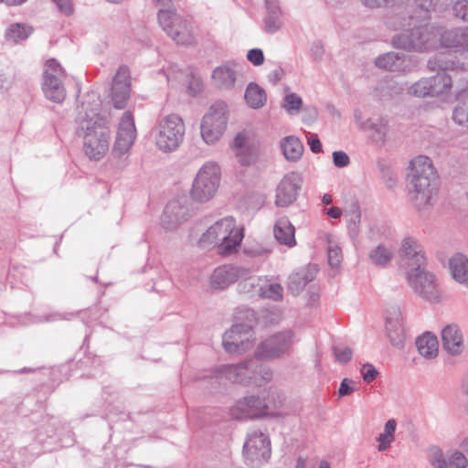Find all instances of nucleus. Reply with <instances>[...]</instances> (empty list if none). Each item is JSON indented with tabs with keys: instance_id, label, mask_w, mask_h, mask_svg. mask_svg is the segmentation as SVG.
<instances>
[{
	"instance_id": "nucleus-1",
	"label": "nucleus",
	"mask_w": 468,
	"mask_h": 468,
	"mask_svg": "<svg viewBox=\"0 0 468 468\" xmlns=\"http://www.w3.org/2000/svg\"><path fill=\"white\" fill-rule=\"evenodd\" d=\"M101 101L95 91L84 94L77 107V133L83 137L85 154L99 161L109 151L111 122L101 114Z\"/></svg>"
},
{
	"instance_id": "nucleus-2",
	"label": "nucleus",
	"mask_w": 468,
	"mask_h": 468,
	"mask_svg": "<svg viewBox=\"0 0 468 468\" xmlns=\"http://www.w3.org/2000/svg\"><path fill=\"white\" fill-rule=\"evenodd\" d=\"M439 185L437 172L429 157L420 155L410 162L407 190L409 200L418 212L426 213L433 207Z\"/></svg>"
},
{
	"instance_id": "nucleus-3",
	"label": "nucleus",
	"mask_w": 468,
	"mask_h": 468,
	"mask_svg": "<svg viewBox=\"0 0 468 468\" xmlns=\"http://www.w3.org/2000/svg\"><path fill=\"white\" fill-rule=\"evenodd\" d=\"M398 28L405 32L393 37V45L409 51L424 52L436 48L439 44V28L421 22L417 16L403 18Z\"/></svg>"
},
{
	"instance_id": "nucleus-4",
	"label": "nucleus",
	"mask_w": 468,
	"mask_h": 468,
	"mask_svg": "<svg viewBox=\"0 0 468 468\" xmlns=\"http://www.w3.org/2000/svg\"><path fill=\"white\" fill-rule=\"evenodd\" d=\"M202 249L215 250L223 257L234 253V218L225 217L211 225L198 239Z\"/></svg>"
},
{
	"instance_id": "nucleus-5",
	"label": "nucleus",
	"mask_w": 468,
	"mask_h": 468,
	"mask_svg": "<svg viewBox=\"0 0 468 468\" xmlns=\"http://www.w3.org/2000/svg\"><path fill=\"white\" fill-rule=\"evenodd\" d=\"M186 124L176 113L161 118L154 130L155 146L163 153L169 154L179 149L184 142Z\"/></svg>"
},
{
	"instance_id": "nucleus-6",
	"label": "nucleus",
	"mask_w": 468,
	"mask_h": 468,
	"mask_svg": "<svg viewBox=\"0 0 468 468\" xmlns=\"http://www.w3.org/2000/svg\"><path fill=\"white\" fill-rule=\"evenodd\" d=\"M221 179V169L215 162H206L197 171L190 191L191 197L197 202L209 201L216 195Z\"/></svg>"
},
{
	"instance_id": "nucleus-7",
	"label": "nucleus",
	"mask_w": 468,
	"mask_h": 468,
	"mask_svg": "<svg viewBox=\"0 0 468 468\" xmlns=\"http://www.w3.org/2000/svg\"><path fill=\"white\" fill-rule=\"evenodd\" d=\"M228 113L227 104L219 101L202 117L200 134L206 144L214 145L222 138L228 127Z\"/></svg>"
},
{
	"instance_id": "nucleus-8",
	"label": "nucleus",
	"mask_w": 468,
	"mask_h": 468,
	"mask_svg": "<svg viewBox=\"0 0 468 468\" xmlns=\"http://www.w3.org/2000/svg\"><path fill=\"white\" fill-rule=\"evenodd\" d=\"M427 68L432 71L442 70L429 78L431 97H440L452 101V80L445 70L458 69V65L453 60L447 59L445 55L437 54L428 60Z\"/></svg>"
},
{
	"instance_id": "nucleus-9",
	"label": "nucleus",
	"mask_w": 468,
	"mask_h": 468,
	"mask_svg": "<svg viewBox=\"0 0 468 468\" xmlns=\"http://www.w3.org/2000/svg\"><path fill=\"white\" fill-rule=\"evenodd\" d=\"M242 454L246 464L251 467L257 468L267 463L271 455V443L269 434L261 430L249 432Z\"/></svg>"
},
{
	"instance_id": "nucleus-10",
	"label": "nucleus",
	"mask_w": 468,
	"mask_h": 468,
	"mask_svg": "<svg viewBox=\"0 0 468 468\" xmlns=\"http://www.w3.org/2000/svg\"><path fill=\"white\" fill-rule=\"evenodd\" d=\"M158 24L165 34L180 45H191L195 37L187 21L177 14L176 9L171 12L161 11L157 14Z\"/></svg>"
},
{
	"instance_id": "nucleus-11",
	"label": "nucleus",
	"mask_w": 468,
	"mask_h": 468,
	"mask_svg": "<svg viewBox=\"0 0 468 468\" xmlns=\"http://www.w3.org/2000/svg\"><path fill=\"white\" fill-rule=\"evenodd\" d=\"M293 343L292 331H282L263 339L255 350V357L261 361H272L288 353Z\"/></svg>"
},
{
	"instance_id": "nucleus-12",
	"label": "nucleus",
	"mask_w": 468,
	"mask_h": 468,
	"mask_svg": "<svg viewBox=\"0 0 468 468\" xmlns=\"http://www.w3.org/2000/svg\"><path fill=\"white\" fill-rule=\"evenodd\" d=\"M251 357L236 363V384L261 387L272 378V370Z\"/></svg>"
},
{
	"instance_id": "nucleus-13",
	"label": "nucleus",
	"mask_w": 468,
	"mask_h": 468,
	"mask_svg": "<svg viewBox=\"0 0 468 468\" xmlns=\"http://www.w3.org/2000/svg\"><path fill=\"white\" fill-rule=\"evenodd\" d=\"M399 265L407 274L409 271H416L425 268L427 262L426 252L420 242L414 237H404L399 249Z\"/></svg>"
},
{
	"instance_id": "nucleus-14",
	"label": "nucleus",
	"mask_w": 468,
	"mask_h": 468,
	"mask_svg": "<svg viewBox=\"0 0 468 468\" xmlns=\"http://www.w3.org/2000/svg\"><path fill=\"white\" fill-rule=\"evenodd\" d=\"M65 73L55 59H48L43 72L42 90L47 99L60 103L66 98V89L63 84Z\"/></svg>"
},
{
	"instance_id": "nucleus-15",
	"label": "nucleus",
	"mask_w": 468,
	"mask_h": 468,
	"mask_svg": "<svg viewBox=\"0 0 468 468\" xmlns=\"http://www.w3.org/2000/svg\"><path fill=\"white\" fill-rule=\"evenodd\" d=\"M424 269L409 271L406 274L408 283L414 292L420 297L430 302H438L440 300V289L436 277Z\"/></svg>"
},
{
	"instance_id": "nucleus-16",
	"label": "nucleus",
	"mask_w": 468,
	"mask_h": 468,
	"mask_svg": "<svg viewBox=\"0 0 468 468\" xmlns=\"http://www.w3.org/2000/svg\"><path fill=\"white\" fill-rule=\"evenodd\" d=\"M135 138L136 128L133 116L130 112H125L118 124L112 154L117 157L126 154L133 146Z\"/></svg>"
},
{
	"instance_id": "nucleus-17",
	"label": "nucleus",
	"mask_w": 468,
	"mask_h": 468,
	"mask_svg": "<svg viewBox=\"0 0 468 468\" xmlns=\"http://www.w3.org/2000/svg\"><path fill=\"white\" fill-rule=\"evenodd\" d=\"M385 330L390 344L398 349H402L406 341V331L399 307L391 306L386 311Z\"/></svg>"
},
{
	"instance_id": "nucleus-18",
	"label": "nucleus",
	"mask_w": 468,
	"mask_h": 468,
	"mask_svg": "<svg viewBox=\"0 0 468 468\" xmlns=\"http://www.w3.org/2000/svg\"><path fill=\"white\" fill-rule=\"evenodd\" d=\"M302 182L301 174L297 172L286 174L276 188V206L284 207L292 204L296 200Z\"/></svg>"
},
{
	"instance_id": "nucleus-19",
	"label": "nucleus",
	"mask_w": 468,
	"mask_h": 468,
	"mask_svg": "<svg viewBox=\"0 0 468 468\" xmlns=\"http://www.w3.org/2000/svg\"><path fill=\"white\" fill-rule=\"evenodd\" d=\"M130 96V72L127 67L121 66L112 80V101L116 109H123Z\"/></svg>"
},
{
	"instance_id": "nucleus-20",
	"label": "nucleus",
	"mask_w": 468,
	"mask_h": 468,
	"mask_svg": "<svg viewBox=\"0 0 468 468\" xmlns=\"http://www.w3.org/2000/svg\"><path fill=\"white\" fill-rule=\"evenodd\" d=\"M260 149L258 144L245 135H236V161L244 167L254 165L259 157Z\"/></svg>"
},
{
	"instance_id": "nucleus-21",
	"label": "nucleus",
	"mask_w": 468,
	"mask_h": 468,
	"mask_svg": "<svg viewBox=\"0 0 468 468\" xmlns=\"http://www.w3.org/2000/svg\"><path fill=\"white\" fill-rule=\"evenodd\" d=\"M266 401L257 396H247L236 402V419H255L266 413Z\"/></svg>"
},
{
	"instance_id": "nucleus-22",
	"label": "nucleus",
	"mask_w": 468,
	"mask_h": 468,
	"mask_svg": "<svg viewBox=\"0 0 468 468\" xmlns=\"http://www.w3.org/2000/svg\"><path fill=\"white\" fill-rule=\"evenodd\" d=\"M190 217L189 210L183 206L179 200L170 201L163 213L161 218L162 227L166 230L176 229Z\"/></svg>"
},
{
	"instance_id": "nucleus-23",
	"label": "nucleus",
	"mask_w": 468,
	"mask_h": 468,
	"mask_svg": "<svg viewBox=\"0 0 468 468\" xmlns=\"http://www.w3.org/2000/svg\"><path fill=\"white\" fill-rule=\"evenodd\" d=\"M441 340L445 351L452 356L461 354L464 348L463 334L455 324H449L442 329Z\"/></svg>"
},
{
	"instance_id": "nucleus-24",
	"label": "nucleus",
	"mask_w": 468,
	"mask_h": 468,
	"mask_svg": "<svg viewBox=\"0 0 468 468\" xmlns=\"http://www.w3.org/2000/svg\"><path fill=\"white\" fill-rule=\"evenodd\" d=\"M316 273L317 269L315 266L309 265L299 269L289 276L288 291L293 295H298L315 278Z\"/></svg>"
},
{
	"instance_id": "nucleus-25",
	"label": "nucleus",
	"mask_w": 468,
	"mask_h": 468,
	"mask_svg": "<svg viewBox=\"0 0 468 468\" xmlns=\"http://www.w3.org/2000/svg\"><path fill=\"white\" fill-rule=\"evenodd\" d=\"M410 62V60L406 55H400L398 52H388L379 55L375 60L378 68L389 71H404Z\"/></svg>"
},
{
	"instance_id": "nucleus-26",
	"label": "nucleus",
	"mask_w": 468,
	"mask_h": 468,
	"mask_svg": "<svg viewBox=\"0 0 468 468\" xmlns=\"http://www.w3.org/2000/svg\"><path fill=\"white\" fill-rule=\"evenodd\" d=\"M449 270L455 282L468 287V258L465 255H452L449 260Z\"/></svg>"
},
{
	"instance_id": "nucleus-27",
	"label": "nucleus",
	"mask_w": 468,
	"mask_h": 468,
	"mask_svg": "<svg viewBox=\"0 0 468 468\" xmlns=\"http://www.w3.org/2000/svg\"><path fill=\"white\" fill-rule=\"evenodd\" d=\"M452 0H415V9L410 16H417L421 22L430 20L431 11L444 10Z\"/></svg>"
},
{
	"instance_id": "nucleus-28",
	"label": "nucleus",
	"mask_w": 468,
	"mask_h": 468,
	"mask_svg": "<svg viewBox=\"0 0 468 468\" xmlns=\"http://www.w3.org/2000/svg\"><path fill=\"white\" fill-rule=\"evenodd\" d=\"M439 42L441 47L452 49L454 52L461 53L464 36V27L445 30L442 33L439 31Z\"/></svg>"
},
{
	"instance_id": "nucleus-29",
	"label": "nucleus",
	"mask_w": 468,
	"mask_h": 468,
	"mask_svg": "<svg viewBox=\"0 0 468 468\" xmlns=\"http://www.w3.org/2000/svg\"><path fill=\"white\" fill-rule=\"evenodd\" d=\"M280 147L285 159L290 162L300 160L304 149L300 139L294 135L282 138L280 142Z\"/></svg>"
},
{
	"instance_id": "nucleus-30",
	"label": "nucleus",
	"mask_w": 468,
	"mask_h": 468,
	"mask_svg": "<svg viewBox=\"0 0 468 468\" xmlns=\"http://www.w3.org/2000/svg\"><path fill=\"white\" fill-rule=\"evenodd\" d=\"M274 237L283 245L292 247L296 244L294 227L287 218H280L274 225Z\"/></svg>"
},
{
	"instance_id": "nucleus-31",
	"label": "nucleus",
	"mask_w": 468,
	"mask_h": 468,
	"mask_svg": "<svg viewBox=\"0 0 468 468\" xmlns=\"http://www.w3.org/2000/svg\"><path fill=\"white\" fill-rule=\"evenodd\" d=\"M255 342L251 324H236V354L250 349Z\"/></svg>"
},
{
	"instance_id": "nucleus-32",
	"label": "nucleus",
	"mask_w": 468,
	"mask_h": 468,
	"mask_svg": "<svg viewBox=\"0 0 468 468\" xmlns=\"http://www.w3.org/2000/svg\"><path fill=\"white\" fill-rule=\"evenodd\" d=\"M416 346L423 357L427 359L434 358L439 353V342L437 337L431 333H425L416 340Z\"/></svg>"
},
{
	"instance_id": "nucleus-33",
	"label": "nucleus",
	"mask_w": 468,
	"mask_h": 468,
	"mask_svg": "<svg viewBox=\"0 0 468 468\" xmlns=\"http://www.w3.org/2000/svg\"><path fill=\"white\" fill-rule=\"evenodd\" d=\"M244 99L250 109L259 110L266 104L267 94L259 84L250 82L246 88Z\"/></svg>"
},
{
	"instance_id": "nucleus-34",
	"label": "nucleus",
	"mask_w": 468,
	"mask_h": 468,
	"mask_svg": "<svg viewBox=\"0 0 468 468\" xmlns=\"http://www.w3.org/2000/svg\"><path fill=\"white\" fill-rule=\"evenodd\" d=\"M234 279V267L222 265L217 268L210 279V285L215 290H223L231 284Z\"/></svg>"
},
{
	"instance_id": "nucleus-35",
	"label": "nucleus",
	"mask_w": 468,
	"mask_h": 468,
	"mask_svg": "<svg viewBox=\"0 0 468 468\" xmlns=\"http://www.w3.org/2000/svg\"><path fill=\"white\" fill-rule=\"evenodd\" d=\"M33 31L34 28L27 24L14 23L6 28L5 37L6 41L17 44L27 39Z\"/></svg>"
},
{
	"instance_id": "nucleus-36",
	"label": "nucleus",
	"mask_w": 468,
	"mask_h": 468,
	"mask_svg": "<svg viewBox=\"0 0 468 468\" xmlns=\"http://www.w3.org/2000/svg\"><path fill=\"white\" fill-rule=\"evenodd\" d=\"M214 85L219 89H229L234 84V70L229 65L216 68L211 75Z\"/></svg>"
},
{
	"instance_id": "nucleus-37",
	"label": "nucleus",
	"mask_w": 468,
	"mask_h": 468,
	"mask_svg": "<svg viewBox=\"0 0 468 468\" xmlns=\"http://www.w3.org/2000/svg\"><path fill=\"white\" fill-rule=\"evenodd\" d=\"M397 430V420L395 419H389L384 425L383 431L378 435L377 441H378V450L384 452L395 441V432Z\"/></svg>"
},
{
	"instance_id": "nucleus-38",
	"label": "nucleus",
	"mask_w": 468,
	"mask_h": 468,
	"mask_svg": "<svg viewBox=\"0 0 468 468\" xmlns=\"http://www.w3.org/2000/svg\"><path fill=\"white\" fill-rule=\"evenodd\" d=\"M368 257L372 264L385 267L392 260L393 250L390 247L379 244L370 250Z\"/></svg>"
},
{
	"instance_id": "nucleus-39",
	"label": "nucleus",
	"mask_w": 468,
	"mask_h": 468,
	"mask_svg": "<svg viewBox=\"0 0 468 468\" xmlns=\"http://www.w3.org/2000/svg\"><path fill=\"white\" fill-rule=\"evenodd\" d=\"M367 130L371 131L372 138L377 142L383 144L388 133V121L384 118H378L376 121H370Z\"/></svg>"
},
{
	"instance_id": "nucleus-40",
	"label": "nucleus",
	"mask_w": 468,
	"mask_h": 468,
	"mask_svg": "<svg viewBox=\"0 0 468 468\" xmlns=\"http://www.w3.org/2000/svg\"><path fill=\"white\" fill-rule=\"evenodd\" d=\"M239 281L238 287L241 292H250L259 281L257 277L251 275V271L247 269H236V282Z\"/></svg>"
},
{
	"instance_id": "nucleus-41",
	"label": "nucleus",
	"mask_w": 468,
	"mask_h": 468,
	"mask_svg": "<svg viewBox=\"0 0 468 468\" xmlns=\"http://www.w3.org/2000/svg\"><path fill=\"white\" fill-rule=\"evenodd\" d=\"M327 255H328V263L333 268H337L340 266L343 261V253L342 248L339 246L337 240H335L332 235L327 236Z\"/></svg>"
},
{
	"instance_id": "nucleus-42",
	"label": "nucleus",
	"mask_w": 468,
	"mask_h": 468,
	"mask_svg": "<svg viewBox=\"0 0 468 468\" xmlns=\"http://www.w3.org/2000/svg\"><path fill=\"white\" fill-rule=\"evenodd\" d=\"M183 75L185 76L186 79L187 93L190 96H197L204 90V84L202 80L192 72L184 74L180 71L176 75L175 78L180 79Z\"/></svg>"
},
{
	"instance_id": "nucleus-43",
	"label": "nucleus",
	"mask_w": 468,
	"mask_h": 468,
	"mask_svg": "<svg viewBox=\"0 0 468 468\" xmlns=\"http://www.w3.org/2000/svg\"><path fill=\"white\" fill-rule=\"evenodd\" d=\"M282 107L289 115L293 116L300 113L303 107V101L298 94L292 92L285 95Z\"/></svg>"
},
{
	"instance_id": "nucleus-44",
	"label": "nucleus",
	"mask_w": 468,
	"mask_h": 468,
	"mask_svg": "<svg viewBox=\"0 0 468 468\" xmlns=\"http://www.w3.org/2000/svg\"><path fill=\"white\" fill-rule=\"evenodd\" d=\"M429 78H422L408 89V93L417 98L431 97Z\"/></svg>"
},
{
	"instance_id": "nucleus-45",
	"label": "nucleus",
	"mask_w": 468,
	"mask_h": 468,
	"mask_svg": "<svg viewBox=\"0 0 468 468\" xmlns=\"http://www.w3.org/2000/svg\"><path fill=\"white\" fill-rule=\"evenodd\" d=\"M259 293L264 298L281 301L283 296V288L280 283L271 282L265 286H261Z\"/></svg>"
},
{
	"instance_id": "nucleus-46",
	"label": "nucleus",
	"mask_w": 468,
	"mask_h": 468,
	"mask_svg": "<svg viewBox=\"0 0 468 468\" xmlns=\"http://www.w3.org/2000/svg\"><path fill=\"white\" fill-rule=\"evenodd\" d=\"M429 462L434 468H450L447 456L445 457L443 452L436 446L429 450Z\"/></svg>"
},
{
	"instance_id": "nucleus-47",
	"label": "nucleus",
	"mask_w": 468,
	"mask_h": 468,
	"mask_svg": "<svg viewBox=\"0 0 468 468\" xmlns=\"http://www.w3.org/2000/svg\"><path fill=\"white\" fill-rule=\"evenodd\" d=\"M282 26V14H266L264 17V31L268 34H274Z\"/></svg>"
},
{
	"instance_id": "nucleus-48",
	"label": "nucleus",
	"mask_w": 468,
	"mask_h": 468,
	"mask_svg": "<svg viewBox=\"0 0 468 468\" xmlns=\"http://www.w3.org/2000/svg\"><path fill=\"white\" fill-rule=\"evenodd\" d=\"M448 466L455 468H466L468 466V459L458 450H452L447 452Z\"/></svg>"
},
{
	"instance_id": "nucleus-49",
	"label": "nucleus",
	"mask_w": 468,
	"mask_h": 468,
	"mask_svg": "<svg viewBox=\"0 0 468 468\" xmlns=\"http://www.w3.org/2000/svg\"><path fill=\"white\" fill-rule=\"evenodd\" d=\"M361 220V213L358 208H354L349 213V218L347 220L348 233L352 239H355L358 235L359 223Z\"/></svg>"
},
{
	"instance_id": "nucleus-50",
	"label": "nucleus",
	"mask_w": 468,
	"mask_h": 468,
	"mask_svg": "<svg viewBox=\"0 0 468 468\" xmlns=\"http://www.w3.org/2000/svg\"><path fill=\"white\" fill-rule=\"evenodd\" d=\"M452 120L459 125L468 126V106L466 103H459L454 108Z\"/></svg>"
},
{
	"instance_id": "nucleus-51",
	"label": "nucleus",
	"mask_w": 468,
	"mask_h": 468,
	"mask_svg": "<svg viewBox=\"0 0 468 468\" xmlns=\"http://www.w3.org/2000/svg\"><path fill=\"white\" fill-rule=\"evenodd\" d=\"M453 16L468 23V0H456L452 5Z\"/></svg>"
},
{
	"instance_id": "nucleus-52",
	"label": "nucleus",
	"mask_w": 468,
	"mask_h": 468,
	"mask_svg": "<svg viewBox=\"0 0 468 468\" xmlns=\"http://www.w3.org/2000/svg\"><path fill=\"white\" fill-rule=\"evenodd\" d=\"M334 355L337 362L347 363L352 358V349L346 346H336L334 347Z\"/></svg>"
},
{
	"instance_id": "nucleus-53",
	"label": "nucleus",
	"mask_w": 468,
	"mask_h": 468,
	"mask_svg": "<svg viewBox=\"0 0 468 468\" xmlns=\"http://www.w3.org/2000/svg\"><path fill=\"white\" fill-rule=\"evenodd\" d=\"M247 59L254 66H261L264 63V55L261 49L252 48L248 51Z\"/></svg>"
},
{
	"instance_id": "nucleus-54",
	"label": "nucleus",
	"mask_w": 468,
	"mask_h": 468,
	"mask_svg": "<svg viewBox=\"0 0 468 468\" xmlns=\"http://www.w3.org/2000/svg\"><path fill=\"white\" fill-rule=\"evenodd\" d=\"M360 371L363 380L367 383L372 382L378 375V371L371 364L363 365Z\"/></svg>"
},
{
	"instance_id": "nucleus-55",
	"label": "nucleus",
	"mask_w": 468,
	"mask_h": 468,
	"mask_svg": "<svg viewBox=\"0 0 468 468\" xmlns=\"http://www.w3.org/2000/svg\"><path fill=\"white\" fill-rule=\"evenodd\" d=\"M333 163L336 167L343 168L349 165L350 158L344 151H335L333 153Z\"/></svg>"
},
{
	"instance_id": "nucleus-56",
	"label": "nucleus",
	"mask_w": 468,
	"mask_h": 468,
	"mask_svg": "<svg viewBox=\"0 0 468 468\" xmlns=\"http://www.w3.org/2000/svg\"><path fill=\"white\" fill-rule=\"evenodd\" d=\"M222 345L225 350L232 354L234 352V330L233 326L223 335Z\"/></svg>"
},
{
	"instance_id": "nucleus-57",
	"label": "nucleus",
	"mask_w": 468,
	"mask_h": 468,
	"mask_svg": "<svg viewBox=\"0 0 468 468\" xmlns=\"http://www.w3.org/2000/svg\"><path fill=\"white\" fill-rule=\"evenodd\" d=\"M303 115L302 120L304 123H313L317 119V111L314 107L305 106L301 110Z\"/></svg>"
},
{
	"instance_id": "nucleus-58",
	"label": "nucleus",
	"mask_w": 468,
	"mask_h": 468,
	"mask_svg": "<svg viewBox=\"0 0 468 468\" xmlns=\"http://www.w3.org/2000/svg\"><path fill=\"white\" fill-rule=\"evenodd\" d=\"M354 120H355L356 126L362 131L367 130V125L371 121V119H365L362 111L359 109L355 110Z\"/></svg>"
},
{
	"instance_id": "nucleus-59",
	"label": "nucleus",
	"mask_w": 468,
	"mask_h": 468,
	"mask_svg": "<svg viewBox=\"0 0 468 468\" xmlns=\"http://www.w3.org/2000/svg\"><path fill=\"white\" fill-rule=\"evenodd\" d=\"M12 82L13 80L9 72L4 68L0 67V90L9 89L12 85Z\"/></svg>"
},
{
	"instance_id": "nucleus-60",
	"label": "nucleus",
	"mask_w": 468,
	"mask_h": 468,
	"mask_svg": "<svg viewBox=\"0 0 468 468\" xmlns=\"http://www.w3.org/2000/svg\"><path fill=\"white\" fill-rule=\"evenodd\" d=\"M156 8L158 9L157 14H161V11L171 12L176 8L174 5L172 0H153Z\"/></svg>"
},
{
	"instance_id": "nucleus-61",
	"label": "nucleus",
	"mask_w": 468,
	"mask_h": 468,
	"mask_svg": "<svg viewBox=\"0 0 468 468\" xmlns=\"http://www.w3.org/2000/svg\"><path fill=\"white\" fill-rule=\"evenodd\" d=\"M307 144L313 153L318 154L322 152V144L317 134H310L307 138Z\"/></svg>"
},
{
	"instance_id": "nucleus-62",
	"label": "nucleus",
	"mask_w": 468,
	"mask_h": 468,
	"mask_svg": "<svg viewBox=\"0 0 468 468\" xmlns=\"http://www.w3.org/2000/svg\"><path fill=\"white\" fill-rule=\"evenodd\" d=\"M60 12L66 16H69L73 12L72 0H53Z\"/></svg>"
},
{
	"instance_id": "nucleus-63",
	"label": "nucleus",
	"mask_w": 468,
	"mask_h": 468,
	"mask_svg": "<svg viewBox=\"0 0 468 468\" xmlns=\"http://www.w3.org/2000/svg\"><path fill=\"white\" fill-rule=\"evenodd\" d=\"M350 383H352V380L349 378H344L342 380L338 389L339 397L350 395L354 391V388L350 386Z\"/></svg>"
},
{
	"instance_id": "nucleus-64",
	"label": "nucleus",
	"mask_w": 468,
	"mask_h": 468,
	"mask_svg": "<svg viewBox=\"0 0 468 468\" xmlns=\"http://www.w3.org/2000/svg\"><path fill=\"white\" fill-rule=\"evenodd\" d=\"M266 14H282L278 0H265Z\"/></svg>"
}]
</instances>
